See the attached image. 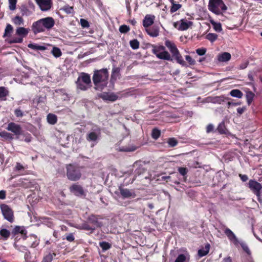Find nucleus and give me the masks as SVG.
Listing matches in <instances>:
<instances>
[{"label": "nucleus", "instance_id": "nucleus-43", "mask_svg": "<svg viewBox=\"0 0 262 262\" xmlns=\"http://www.w3.org/2000/svg\"><path fill=\"white\" fill-rule=\"evenodd\" d=\"M13 31V27L10 24H8L5 28V33L3 37H5L9 35Z\"/></svg>", "mask_w": 262, "mask_h": 262}, {"label": "nucleus", "instance_id": "nucleus-15", "mask_svg": "<svg viewBox=\"0 0 262 262\" xmlns=\"http://www.w3.org/2000/svg\"><path fill=\"white\" fill-rule=\"evenodd\" d=\"M155 18V16L154 15L146 14L143 20V27L147 28L151 26L154 23Z\"/></svg>", "mask_w": 262, "mask_h": 262}, {"label": "nucleus", "instance_id": "nucleus-30", "mask_svg": "<svg viewBox=\"0 0 262 262\" xmlns=\"http://www.w3.org/2000/svg\"><path fill=\"white\" fill-rule=\"evenodd\" d=\"M19 10L22 16H29L31 14V11L29 10L26 5H21L19 7Z\"/></svg>", "mask_w": 262, "mask_h": 262}, {"label": "nucleus", "instance_id": "nucleus-38", "mask_svg": "<svg viewBox=\"0 0 262 262\" xmlns=\"http://www.w3.org/2000/svg\"><path fill=\"white\" fill-rule=\"evenodd\" d=\"M0 136L6 140H12L13 139V135L6 131L0 132Z\"/></svg>", "mask_w": 262, "mask_h": 262}, {"label": "nucleus", "instance_id": "nucleus-16", "mask_svg": "<svg viewBox=\"0 0 262 262\" xmlns=\"http://www.w3.org/2000/svg\"><path fill=\"white\" fill-rule=\"evenodd\" d=\"M224 233L227 235L228 239L232 242L235 245H238L239 244L238 240L233 232L230 229L228 228L225 229Z\"/></svg>", "mask_w": 262, "mask_h": 262}, {"label": "nucleus", "instance_id": "nucleus-37", "mask_svg": "<svg viewBox=\"0 0 262 262\" xmlns=\"http://www.w3.org/2000/svg\"><path fill=\"white\" fill-rule=\"evenodd\" d=\"M51 53L56 58H58L62 55L61 50L56 47H54L51 51Z\"/></svg>", "mask_w": 262, "mask_h": 262}, {"label": "nucleus", "instance_id": "nucleus-40", "mask_svg": "<svg viewBox=\"0 0 262 262\" xmlns=\"http://www.w3.org/2000/svg\"><path fill=\"white\" fill-rule=\"evenodd\" d=\"M161 136V131L157 128H155L152 130L151 137L153 139L157 140Z\"/></svg>", "mask_w": 262, "mask_h": 262}, {"label": "nucleus", "instance_id": "nucleus-11", "mask_svg": "<svg viewBox=\"0 0 262 262\" xmlns=\"http://www.w3.org/2000/svg\"><path fill=\"white\" fill-rule=\"evenodd\" d=\"M37 5L42 11H47L52 7V0H36Z\"/></svg>", "mask_w": 262, "mask_h": 262}, {"label": "nucleus", "instance_id": "nucleus-55", "mask_svg": "<svg viewBox=\"0 0 262 262\" xmlns=\"http://www.w3.org/2000/svg\"><path fill=\"white\" fill-rule=\"evenodd\" d=\"M63 239H66L67 241H68L69 242H72L75 239V237L73 235V233H69L67 235H66V236Z\"/></svg>", "mask_w": 262, "mask_h": 262}, {"label": "nucleus", "instance_id": "nucleus-56", "mask_svg": "<svg viewBox=\"0 0 262 262\" xmlns=\"http://www.w3.org/2000/svg\"><path fill=\"white\" fill-rule=\"evenodd\" d=\"M206 52V50L205 48H198L196 50V53L200 56L204 55Z\"/></svg>", "mask_w": 262, "mask_h": 262}, {"label": "nucleus", "instance_id": "nucleus-7", "mask_svg": "<svg viewBox=\"0 0 262 262\" xmlns=\"http://www.w3.org/2000/svg\"><path fill=\"white\" fill-rule=\"evenodd\" d=\"M173 25L178 30L184 31L187 30L192 25V22L186 19H182L180 21L174 22Z\"/></svg>", "mask_w": 262, "mask_h": 262}, {"label": "nucleus", "instance_id": "nucleus-27", "mask_svg": "<svg viewBox=\"0 0 262 262\" xmlns=\"http://www.w3.org/2000/svg\"><path fill=\"white\" fill-rule=\"evenodd\" d=\"M210 249V245L207 244L205 245V247L202 248L198 250V255L199 257H202L204 256H205L209 252V250Z\"/></svg>", "mask_w": 262, "mask_h": 262}, {"label": "nucleus", "instance_id": "nucleus-46", "mask_svg": "<svg viewBox=\"0 0 262 262\" xmlns=\"http://www.w3.org/2000/svg\"><path fill=\"white\" fill-rule=\"evenodd\" d=\"M167 143L169 146L172 147L176 146L178 143V141L174 138H169Z\"/></svg>", "mask_w": 262, "mask_h": 262}, {"label": "nucleus", "instance_id": "nucleus-12", "mask_svg": "<svg viewBox=\"0 0 262 262\" xmlns=\"http://www.w3.org/2000/svg\"><path fill=\"white\" fill-rule=\"evenodd\" d=\"M99 215L91 214L87 219L88 221L96 229L97 228H100L102 226L101 222L99 221Z\"/></svg>", "mask_w": 262, "mask_h": 262}, {"label": "nucleus", "instance_id": "nucleus-3", "mask_svg": "<svg viewBox=\"0 0 262 262\" xmlns=\"http://www.w3.org/2000/svg\"><path fill=\"white\" fill-rule=\"evenodd\" d=\"M66 171L67 178L71 181H78L81 178L82 173L80 167L76 164H67Z\"/></svg>", "mask_w": 262, "mask_h": 262}, {"label": "nucleus", "instance_id": "nucleus-6", "mask_svg": "<svg viewBox=\"0 0 262 262\" xmlns=\"http://www.w3.org/2000/svg\"><path fill=\"white\" fill-rule=\"evenodd\" d=\"M248 185L249 188L257 196L258 202L262 203V199L261 198L262 185L259 183L253 180H250L249 181Z\"/></svg>", "mask_w": 262, "mask_h": 262}, {"label": "nucleus", "instance_id": "nucleus-41", "mask_svg": "<svg viewBox=\"0 0 262 262\" xmlns=\"http://www.w3.org/2000/svg\"><path fill=\"white\" fill-rule=\"evenodd\" d=\"M254 96V94L252 92L248 91L246 93V97L248 105H250L253 99Z\"/></svg>", "mask_w": 262, "mask_h": 262}, {"label": "nucleus", "instance_id": "nucleus-8", "mask_svg": "<svg viewBox=\"0 0 262 262\" xmlns=\"http://www.w3.org/2000/svg\"><path fill=\"white\" fill-rule=\"evenodd\" d=\"M214 13L219 15L222 12H225L227 7L223 0H213Z\"/></svg>", "mask_w": 262, "mask_h": 262}, {"label": "nucleus", "instance_id": "nucleus-45", "mask_svg": "<svg viewBox=\"0 0 262 262\" xmlns=\"http://www.w3.org/2000/svg\"><path fill=\"white\" fill-rule=\"evenodd\" d=\"M218 132L221 134H226V128L225 127V124L223 122L221 123L217 128Z\"/></svg>", "mask_w": 262, "mask_h": 262}, {"label": "nucleus", "instance_id": "nucleus-58", "mask_svg": "<svg viewBox=\"0 0 262 262\" xmlns=\"http://www.w3.org/2000/svg\"><path fill=\"white\" fill-rule=\"evenodd\" d=\"M45 222L46 223V225L50 228H52L54 226V224L51 220L49 218L45 219Z\"/></svg>", "mask_w": 262, "mask_h": 262}, {"label": "nucleus", "instance_id": "nucleus-17", "mask_svg": "<svg viewBox=\"0 0 262 262\" xmlns=\"http://www.w3.org/2000/svg\"><path fill=\"white\" fill-rule=\"evenodd\" d=\"M231 56L229 53L224 52L221 54H219L217 56L216 63L219 62H226L231 59Z\"/></svg>", "mask_w": 262, "mask_h": 262}, {"label": "nucleus", "instance_id": "nucleus-21", "mask_svg": "<svg viewBox=\"0 0 262 262\" xmlns=\"http://www.w3.org/2000/svg\"><path fill=\"white\" fill-rule=\"evenodd\" d=\"M77 79H80V81L88 85L91 84L90 75L87 73H82L81 75L79 76Z\"/></svg>", "mask_w": 262, "mask_h": 262}, {"label": "nucleus", "instance_id": "nucleus-29", "mask_svg": "<svg viewBox=\"0 0 262 262\" xmlns=\"http://www.w3.org/2000/svg\"><path fill=\"white\" fill-rule=\"evenodd\" d=\"M76 84L77 89L83 91H86L89 88L88 85L86 84L83 82L80 81V79H77L76 81Z\"/></svg>", "mask_w": 262, "mask_h": 262}, {"label": "nucleus", "instance_id": "nucleus-26", "mask_svg": "<svg viewBox=\"0 0 262 262\" xmlns=\"http://www.w3.org/2000/svg\"><path fill=\"white\" fill-rule=\"evenodd\" d=\"M81 229L86 231H90L92 233L95 230V227H93L88 220L81 225Z\"/></svg>", "mask_w": 262, "mask_h": 262}, {"label": "nucleus", "instance_id": "nucleus-39", "mask_svg": "<svg viewBox=\"0 0 262 262\" xmlns=\"http://www.w3.org/2000/svg\"><path fill=\"white\" fill-rule=\"evenodd\" d=\"M99 246L102 248L103 251H105L110 249L112 247V245L111 244L104 241L100 242Z\"/></svg>", "mask_w": 262, "mask_h": 262}, {"label": "nucleus", "instance_id": "nucleus-59", "mask_svg": "<svg viewBox=\"0 0 262 262\" xmlns=\"http://www.w3.org/2000/svg\"><path fill=\"white\" fill-rule=\"evenodd\" d=\"M119 72L120 69L119 68H113L111 74V79L112 80L114 78V74H118L119 73Z\"/></svg>", "mask_w": 262, "mask_h": 262}, {"label": "nucleus", "instance_id": "nucleus-10", "mask_svg": "<svg viewBox=\"0 0 262 262\" xmlns=\"http://www.w3.org/2000/svg\"><path fill=\"white\" fill-rule=\"evenodd\" d=\"M7 129L18 136L23 134V130L21 126L14 122H10L8 124Z\"/></svg>", "mask_w": 262, "mask_h": 262}, {"label": "nucleus", "instance_id": "nucleus-32", "mask_svg": "<svg viewBox=\"0 0 262 262\" xmlns=\"http://www.w3.org/2000/svg\"><path fill=\"white\" fill-rule=\"evenodd\" d=\"M48 122L52 125L56 124L57 122V117L53 114H49L47 116Z\"/></svg>", "mask_w": 262, "mask_h": 262}, {"label": "nucleus", "instance_id": "nucleus-51", "mask_svg": "<svg viewBox=\"0 0 262 262\" xmlns=\"http://www.w3.org/2000/svg\"><path fill=\"white\" fill-rule=\"evenodd\" d=\"M80 23L83 28H88L90 27L89 22L85 19L81 18L80 20Z\"/></svg>", "mask_w": 262, "mask_h": 262}, {"label": "nucleus", "instance_id": "nucleus-54", "mask_svg": "<svg viewBox=\"0 0 262 262\" xmlns=\"http://www.w3.org/2000/svg\"><path fill=\"white\" fill-rule=\"evenodd\" d=\"M179 172L183 176H185L188 172V169L185 167H179L178 168Z\"/></svg>", "mask_w": 262, "mask_h": 262}, {"label": "nucleus", "instance_id": "nucleus-23", "mask_svg": "<svg viewBox=\"0 0 262 262\" xmlns=\"http://www.w3.org/2000/svg\"><path fill=\"white\" fill-rule=\"evenodd\" d=\"M9 92L8 90L4 86H0V100L2 101H6V97L9 95Z\"/></svg>", "mask_w": 262, "mask_h": 262}, {"label": "nucleus", "instance_id": "nucleus-63", "mask_svg": "<svg viewBox=\"0 0 262 262\" xmlns=\"http://www.w3.org/2000/svg\"><path fill=\"white\" fill-rule=\"evenodd\" d=\"M239 177L243 182H246L248 180V177L246 174H239Z\"/></svg>", "mask_w": 262, "mask_h": 262}, {"label": "nucleus", "instance_id": "nucleus-48", "mask_svg": "<svg viewBox=\"0 0 262 262\" xmlns=\"http://www.w3.org/2000/svg\"><path fill=\"white\" fill-rule=\"evenodd\" d=\"M241 247H242L243 250L248 255L251 254V251L248 248V245L244 242H241L240 243Z\"/></svg>", "mask_w": 262, "mask_h": 262}, {"label": "nucleus", "instance_id": "nucleus-20", "mask_svg": "<svg viewBox=\"0 0 262 262\" xmlns=\"http://www.w3.org/2000/svg\"><path fill=\"white\" fill-rule=\"evenodd\" d=\"M165 45L171 52L172 55L179 51L175 43L168 39L165 41Z\"/></svg>", "mask_w": 262, "mask_h": 262}, {"label": "nucleus", "instance_id": "nucleus-50", "mask_svg": "<svg viewBox=\"0 0 262 262\" xmlns=\"http://www.w3.org/2000/svg\"><path fill=\"white\" fill-rule=\"evenodd\" d=\"M186 257L184 254H180L176 259L174 262H185Z\"/></svg>", "mask_w": 262, "mask_h": 262}, {"label": "nucleus", "instance_id": "nucleus-5", "mask_svg": "<svg viewBox=\"0 0 262 262\" xmlns=\"http://www.w3.org/2000/svg\"><path fill=\"white\" fill-rule=\"evenodd\" d=\"M0 209L5 220L11 223L14 222V211L9 206L5 204H2L0 205Z\"/></svg>", "mask_w": 262, "mask_h": 262}, {"label": "nucleus", "instance_id": "nucleus-44", "mask_svg": "<svg viewBox=\"0 0 262 262\" xmlns=\"http://www.w3.org/2000/svg\"><path fill=\"white\" fill-rule=\"evenodd\" d=\"M130 46L133 49H137L139 48V42L137 39H133L130 41Z\"/></svg>", "mask_w": 262, "mask_h": 262}, {"label": "nucleus", "instance_id": "nucleus-2", "mask_svg": "<svg viewBox=\"0 0 262 262\" xmlns=\"http://www.w3.org/2000/svg\"><path fill=\"white\" fill-rule=\"evenodd\" d=\"M55 21L52 17H47L34 21L31 30L34 34L43 32L46 30H51L55 25Z\"/></svg>", "mask_w": 262, "mask_h": 262}, {"label": "nucleus", "instance_id": "nucleus-62", "mask_svg": "<svg viewBox=\"0 0 262 262\" xmlns=\"http://www.w3.org/2000/svg\"><path fill=\"white\" fill-rule=\"evenodd\" d=\"M246 109V107L245 106H243L242 107H238L237 109V112L238 114L239 115H241L245 112Z\"/></svg>", "mask_w": 262, "mask_h": 262}, {"label": "nucleus", "instance_id": "nucleus-36", "mask_svg": "<svg viewBox=\"0 0 262 262\" xmlns=\"http://www.w3.org/2000/svg\"><path fill=\"white\" fill-rule=\"evenodd\" d=\"M230 94L232 97L238 98H241L243 96L242 92L237 89L232 90L231 91Z\"/></svg>", "mask_w": 262, "mask_h": 262}, {"label": "nucleus", "instance_id": "nucleus-13", "mask_svg": "<svg viewBox=\"0 0 262 262\" xmlns=\"http://www.w3.org/2000/svg\"><path fill=\"white\" fill-rule=\"evenodd\" d=\"M119 190L123 199L134 198L136 196L135 192L133 190H129L127 188H123L121 187H119Z\"/></svg>", "mask_w": 262, "mask_h": 262}, {"label": "nucleus", "instance_id": "nucleus-1", "mask_svg": "<svg viewBox=\"0 0 262 262\" xmlns=\"http://www.w3.org/2000/svg\"><path fill=\"white\" fill-rule=\"evenodd\" d=\"M109 73L106 68L95 70L92 77L95 89L98 91H102L107 86Z\"/></svg>", "mask_w": 262, "mask_h": 262}, {"label": "nucleus", "instance_id": "nucleus-22", "mask_svg": "<svg viewBox=\"0 0 262 262\" xmlns=\"http://www.w3.org/2000/svg\"><path fill=\"white\" fill-rule=\"evenodd\" d=\"M11 233L9 230L5 228L0 229L1 238L4 241L7 240L10 236Z\"/></svg>", "mask_w": 262, "mask_h": 262}, {"label": "nucleus", "instance_id": "nucleus-61", "mask_svg": "<svg viewBox=\"0 0 262 262\" xmlns=\"http://www.w3.org/2000/svg\"><path fill=\"white\" fill-rule=\"evenodd\" d=\"M144 171V168H143V167H139L138 168L136 169L135 171V176L140 175V174L143 173Z\"/></svg>", "mask_w": 262, "mask_h": 262}, {"label": "nucleus", "instance_id": "nucleus-60", "mask_svg": "<svg viewBox=\"0 0 262 262\" xmlns=\"http://www.w3.org/2000/svg\"><path fill=\"white\" fill-rule=\"evenodd\" d=\"M15 115L17 117H21L24 116L23 113L19 108H17L14 111Z\"/></svg>", "mask_w": 262, "mask_h": 262}, {"label": "nucleus", "instance_id": "nucleus-34", "mask_svg": "<svg viewBox=\"0 0 262 262\" xmlns=\"http://www.w3.org/2000/svg\"><path fill=\"white\" fill-rule=\"evenodd\" d=\"M171 6L170 8V12L172 14L179 9H180L182 7V4H175V3H170Z\"/></svg>", "mask_w": 262, "mask_h": 262}, {"label": "nucleus", "instance_id": "nucleus-42", "mask_svg": "<svg viewBox=\"0 0 262 262\" xmlns=\"http://www.w3.org/2000/svg\"><path fill=\"white\" fill-rule=\"evenodd\" d=\"M13 23L16 25H21L24 24V19L22 17L16 16L13 19Z\"/></svg>", "mask_w": 262, "mask_h": 262}, {"label": "nucleus", "instance_id": "nucleus-28", "mask_svg": "<svg viewBox=\"0 0 262 262\" xmlns=\"http://www.w3.org/2000/svg\"><path fill=\"white\" fill-rule=\"evenodd\" d=\"M99 135L94 132H92L87 134L86 139L89 141H97L98 139Z\"/></svg>", "mask_w": 262, "mask_h": 262}, {"label": "nucleus", "instance_id": "nucleus-35", "mask_svg": "<svg viewBox=\"0 0 262 262\" xmlns=\"http://www.w3.org/2000/svg\"><path fill=\"white\" fill-rule=\"evenodd\" d=\"M56 256L54 252H49L43 258L41 262H51L53 260V257Z\"/></svg>", "mask_w": 262, "mask_h": 262}, {"label": "nucleus", "instance_id": "nucleus-14", "mask_svg": "<svg viewBox=\"0 0 262 262\" xmlns=\"http://www.w3.org/2000/svg\"><path fill=\"white\" fill-rule=\"evenodd\" d=\"M99 97L103 100L115 101L118 99V96L114 93L103 92L99 95Z\"/></svg>", "mask_w": 262, "mask_h": 262}, {"label": "nucleus", "instance_id": "nucleus-33", "mask_svg": "<svg viewBox=\"0 0 262 262\" xmlns=\"http://www.w3.org/2000/svg\"><path fill=\"white\" fill-rule=\"evenodd\" d=\"M28 47L34 50L44 51L47 49V47L44 46L39 45L36 43H30Z\"/></svg>", "mask_w": 262, "mask_h": 262}, {"label": "nucleus", "instance_id": "nucleus-31", "mask_svg": "<svg viewBox=\"0 0 262 262\" xmlns=\"http://www.w3.org/2000/svg\"><path fill=\"white\" fill-rule=\"evenodd\" d=\"M29 29L28 28L19 27L16 29V33L19 36L25 37L28 35L29 33Z\"/></svg>", "mask_w": 262, "mask_h": 262}, {"label": "nucleus", "instance_id": "nucleus-9", "mask_svg": "<svg viewBox=\"0 0 262 262\" xmlns=\"http://www.w3.org/2000/svg\"><path fill=\"white\" fill-rule=\"evenodd\" d=\"M70 192L73 193L75 195L77 196H85V194L83 187L78 184H73L69 188Z\"/></svg>", "mask_w": 262, "mask_h": 262}, {"label": "nucleus", "instance_id": "nucleus-47", "mask_svg": "<svg viewBox=\"0 0 262 262\" xmlns=\"http://www.w3.org/2000/svg\"><path fill=\"white\" fill-rule=\"evenodd\" d=\"M119 30L121 33H126L130 30V28L127 25H123L120 26Z\"/></svg>", "mask_w": 262, "mask_h": 262}, {"label": "nucleus", "instance_id": "nucleus-49", "mask_svg": "<svg viewBox=\"0 0 262 262\" xmlns=\"http://www.w3.org/2000/svg\"><path fill=\"white\" fill-rule=\"evenodd\" d=\"M9 1V7L10 10H14L16 9V5L17 3V0H8Z\"/></svg>", "mask_w": 262, "mask_h": 262}, {"label": "nucleus", "instance_id": "nucleus-25", "mask_svg": "<svg viewBox=\"0 0 262 262\" xmlns=\"http://www.w3.org/2000/svg\"><path fill=\"white\" fill-rule=\"evenodd\" d=\"M172 57L176 60L177 62L182 66H185L186 62L183 60L182 56H181L179 51L177 52L176 53L173 54Z\"/></svg>", "mask_w": 262, "mask_h": 262}, {"label": "nucleus", "instance_id": "nucleus-19", "mask_svg": "<svg viewBox=\"0 0 262 262\" xmlns=\"http://www.w3.org/2000/svg\"><path fill=\"white\" fill-rule=\"evenodd\" d=\"M146 32L148 35L152 37H156L159 35V28L158 27L153 26L146 28Z\"/></svg>", "mask_w": 262, "mask_h": 262}, {"label": "nucleus", "instance_id": "nucleus-4", "mask_svg": "<svg viewBox=\"0 0 262 262\" xmlns=\"http://www.w3.org/2000/svg\"><path fill=\"white\" fill-rule=\"evenodd\" d=\"M152 53L160 59L171 61L170 54L165 50V47L162 45H152Z\"/></svg>", "mask_w": 262, "mask_h": 262}, {"label": "nucleus", "instance_id": "nucleus-24", "mask_svg": "<svg viewBox=\"0 0 262 262\" xmlns=\"http://www.w3.org/2000/svg\"><path fill=\"white\" fill-rule=\"evenodd\" d=\"M28 242L31 247L35 248L39 243V240L35 236H31L28 239Z\"/></svg>", "mask_w": 262, "mask_h": 262}, {"label": "nucleus", "instance_id": "nucleus-52", "mask_svg": "<svg viewBox=\"0 0 262 262\" xmlns=\"http://www.w3.org/2000/svg\"><path fill=\"white\" fill-rule=\"evenodd\" d=\"M214 30L218 32H222V28L221 23L214 21Z\"/></svg>", "mask_w": 262, "mask_h": 262}, {"label": "nucleus", "instance_id": "nucleus-64", "mask_svg": "<svg viewBox=\"0 0 262 262\" xmlns=\"http://www.w3.org/2000/svg\"><path fill=\"white\" fill-rule=\"evenodd\" d=\"M15 168L18 171L24 169V166L20 163H16Z\"/></svg>", "mask_w": 262, "mask_h": 262}, {"label": "nucleus", "instance_id": "nucleus-18", "mask_svg": "<svg viewBox=\"0 0 262 262\" xmlns=\"http://www.w3.org/2000/svg\"><path fill=\"white\" fill-rule=\"evenodd\" d=\"M12 233L14 235H16L20 233L24 239H26L27 237V230L24 228V227H20L19 226H16L12 231Z\"/></svg>", "mask_w": 262, "mask_h": 262}, {"label": "nucleus", "instance_id": "nucleus-53", "mask_svg": "<svg viewBox=\"0 0 262 262\" xmlns=\"http://www.w3.org/2000/svg\"><path fill=\"white\" fill-rule=\"evenodd\" d=\"M225 98L223 96L215 97H214V103H218L221 104L225 101Z\"/></svg>", "mask_w": 262, "mask_h": 262}, {"label": "nucleus", "instance_id": "nucleus-57", "mask_svg": "<svg viewBox=\"0 0 262 262\" xmlns=\"http://www.w3.org/2000/svg\"><path fill=\"white\" fill-rule=\"evenodd\" d=\"M186 60L190 65H194L195 63V61L194 59H193L189 55H186L185 56Z\"/></svg>", "mask_w": 262, "mask_h": 262}]
</instances>
